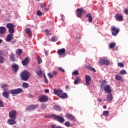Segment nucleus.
Here are the masks:
<instances>
[{
	"mask_svg": "<svg viewBox=\"0 0 128 128\" xmlns=\"http://www.w3.org/2000/svg\"><path fill=\"white\" fill-rule=\"evenodd\" d=\"M107 82L106 80H104L101 84L100 87L101 88H104V90L106 94H110L112 92V88L110 85H106Z\"/></svg>",
	"mask_w": 128,
	"mask_h": 128,
	"instance_id": "nucleus-1",
	"label": "nucleus"
},
{
	"mask_svg": "<svg viewBox=\"0 0 128 128\" xmlns=\"http://www.w3.org/2000/svg\"><path fill=\"white\" fill-rule=\"evenodd\" d=\"M30 76V74L28 71L24 70L20 74L21 80H24V82H26V80H28Z\"/></svg>",
	"mask_w": 128,
	"mask_h": 128,
	"instance_id": "nucleus-2",
	"label": "nucleus"
},
{
	"mask_svg": "<svg viewBox=\"0 0 128 128\" xmlns=\"http://www.w3.org/2000/svg\"><path fill=\"white\" fill-rule=\"evenodd\" d=\"M22 92H24V90L20 88L13 89L10 90V94H12L13 96H14V94H22Z\"/></svg>",
	"mask_w": 128,
	"mask_h": 128,
	"instance_id": "nucleus-3",
	"label": "nucleus"
},
{
	"mask_svg": "<svg viewBox=\"0 0 128 128\" xmlns=\"http://www.w3.org/2000/svg\"><path fill=\"white\" fill-rule=\"evenodd\" d=\"M7 28L8 29V32L10 34H14V26L15 25H14L12 24H8L6 25Z\"/></svg>",
	"mask_w": 128,
	"mask_h": 128,
	"instance_id": "nucleus-4",
	"label": "nucleus"
},
{
	"mask_svg": "<svg viewBox=\"0 0 128 128\" xmlns=\"http://www.w3.org/2000/svg\"><path fill=\"white\" fill-rule=\"evenodd\" d=\"M111 32L112 36H118V34L120 32V28H117L115 26H111Z\"/></svg>",
	"mask_w": 128,
	"mask_h": 128,
	"instance_id": "nucleus-5",
	"label": "nucleus"
},
{
	"mask_svg": "<svg viewBox=\"0 0 128 128\" xmlns=\"http://www.w3.org/2000/svg\"><path fill=\"white\" fill-rule=\"evenodd\" d=\"M110 63V61L108 60L103 58L100 60L99 64L101 66H109Z\"/></svg>",
	"mask_w": 128,
	"mask_h": 128,
	"instance_id": "nucleus-6",
	"label": "nucleus"
},
{
	"mask_svg": "<svg viewBox=\"0 0 128 128\" xmlns=\"http://www.w3.org/2000/svg\"><path fill=\"white\" fill-rule=\"evenodd\" d=\"M52 118H56V120H58V122H61V124L62 122H64V118L62 116H58L56 114H52Z\"/></svg>",
	"mask_w": 128,
	"mask_h": 128,
	"instance_id": "nucleus-7",
	"label": "nucleus"
},
{
	"mask_svg": "<svg viewBox=\"0 0 128 128\" xmlns=\"http://www.w3.org/2000/svg\"><path fill=\"white\" fill-rule=\"evenodd\" d=\"M9 116L12 120H16V111L12 110L9 112Z\"/></svg>",
	"mask_w": 128,
	"mask_h": 128,
	"instance_id": "nucleus-8",
	"label": "nucleus"
},
{
	"mask_svg": "<svg viewBox=\"0 0 128 128\" xmlns=\"http://www.w3.org/2000/svg\"><path fill=\"white\" fill-rule=\"evenodd\" d=\"M48 100V97L46 95H42L39 97V102H46Z\"/></svg>",
	"mask_w": 128,
	"mask_h": 128,
	"instance_id": "nucleus-9",
	"label": "nucleus"
},
{
	"mask_svg": "<svg viewBox=\"0 0 128 128\" xmlns=\"http://www.w3.org/2000/svg\"><path fill=\"white\" fill-rule=\"evenodd\" d=\"M78 18H82V14H86V10L83 8H78L76 10Z\"/></svg>",
	"mask_w": 128,
	"mask_h": 128,
	"instance_id": "nucleus-10",
	"label": "nucleus"
},
{
	"mask_svg": "<svg viewBox=\"0 0 128 128\" xmlns=\"http://www.w3.org/2000/svg\"><path fill=\"white\" fill-rule=\"evenodd\" d=\"M57 54L60 56H64V55L66 54V49L62 48L58 50Z\"/></svg>",
	"mask_w": 128,
	"mask_h": 128,
	"instance_id": "nucleus-11",
	"label": "nucleus"
},
{
	"mask_svg": "<svg viewBox=\"0 0 128 128\" xmlns=\"http://www.w3.org/2000/svg\"><path fill=\"white\" fill-rule=\"evenodd\" d=\"M85 80H86V86H88L90 84V82H92V78H90V76L88 75H86L85 76Z\"/></svg>",
	"mask_w": 128,
	"mask_h": 128,
	"instance_id": "nucleus-12",
	"label": "nucleus"
},
{
	"mask_svg": "<svg viewBox=\"0 0 128 128\" xmlns=\"http://www.w3.org/2000/svg\"><path fill=\"white\" fill-rule=\"evenodd\" d=\"M30 62V58L26 57L24 60L22 61V66H28Z\"/></svg>",
	"mask_w": 128,
	"mask_h": 128,
	"instance_id": "nucleus-13",
	"label": "nucleus"
},
{
	"mask_svg": "<svg viewBox=\"0 0 128 128\" xmlns=\"http://www.w3.org/2000/svg\"><path fill=\"white\" fill-rule=\"evenodd\" d=\"M62 92H64V91L60 89H54V94L60 97L62 95Z\"/></svg>",
	"mask_w": 128,
	"mask_h": 128,
	"instance_id": "nucleus-14",
	"label": "nucleus"
},
{
	"mask_svg": "<svg viewBox=\"0 0 128 128\" xmlns=\"http://www.w3.org/2000/svg\"><path fill=\"white\" fill-rule=\"evenodd\" d=\"M116 20L118 22H122L124 20V16L121 14H116L115 16Z\"/></svg>",
	"mask_w": 128,
	"mask_h": 128,
	"instance_id": "nucleus-15",
	"label": "nucleus"
},
{
	"mask_svg": "<svg viewBox=\"0 0 128 128\" xmlns=\"http://www.w3.org/2000/svg\"><path fill=\"white\" fill-rule=\"evenodd\" d=\"M113 97H112V94H109L107 95L106 100V102H112Z\"/></svg>",
	"mask_w": 128,
	"mask_h": 128,
	"instance_id": "nucleus-16",
	"label": "nucleus"
},
{
	"mask_svg": "<svg viewBox=\"0 0 128 128\" xmlns=\"http://www.w3.org/2000/svg\"><path fill=\"white\" fill-rule=\"evenodd\" d=\"M38 108V105H31L28 106L26 108V110H34Z\"/></svg>",
	"mask_w": 128,
	"mask_h": 128,
	"instance_id": "nucleus-17",
	"label": "nucleus"
},
{
	"mask_svg": "<svg viewBox=\"0 0 128 128\" xmlns=\"http://www.w3.org/2000/svg\"><path fill=\"white\" fill-rule=\"evenodd\" d=\"M8 124H10V126H13L14 124H16V119H9L8 120Z\"/></svg>",
	"mask_w": 128,
	"mask_h": 128,
	"instance_id": "nucleus-18",
	"label": "nucleus"
},
{
	"mask_svg": "<svg viewBox=\"0 0 128 128\" xmlns=\"http://www.w3.org/2000/svg\"><path fill=\"white\" fill-rule=\"evenodd\" d=\"M14 34H8L6 38H5V40L6 42H12V36Z\"/></svg>",
	"mask_w": 128,
	"mask_h": 128,
	"instance_id": "nucleus-19",
	"label": "nucleus"
},
{
	"mask_svg": "<svg viewBox=\"0 0 128 128\" xmlns=\"http://www.w3.org/2000/svg\"><path fill=\"white\" fill-rule=\"evenodd\" d=\"M66 118H68V120H76V118L70 114H66Z\"/></svg>",
	"mask_w": 128,
	"mask_h": 128,
	"instance_id": "nucleus-20",
	"label": "nucleus"
},
{
	"mask_svg": "<svg viewBox=\"0 0 128 128\" xmlns=\"http://www.w3.org/2000/svg\"><path fill=\"white\" fill-rule=\"evenodd\" d=\"M6 32V28L4 26L0 27V34H4Z\"/></svg>",
	"mask_w": 128,
	"mask_h": 128,
	"instance_id": "nucleus-21",
	"label": "nucleus"
},
{
	"mask_svg": "<svg viewBox=\"0 0 128 128\" xmlns=\"http://www.w3.org/2000/svg\"><path fill=\"white\" fill-rule=\"evenodd\" d=\"M12 70H14V71L15 72H18V70L19 68V66H18V65L16 64H12Z\"/></svg>",
	"mask_w": 128,
	"mask_h": 128,
	"instance_id": "nucleus-22",
	"label": "nucleus"
},
{
	"mask_svg": "<svg viewBox=\"0 0 128 128\" xmlns=\"http://www.w3.org/2000/svg\"><path fill=\"white\" fill-rule=\"evenodd\" d=\"M36 74H37L38 76L40 78V76H42V68L38 67V70L36 71Z\"/></svg>",
	"mask_w": 128,
	"mask_h": 128,
	"instance_id": "nucleus-23",
	"label": "nucleus"
},
{
	"mask_svg": "<svg viewBox=\"0 0 128 128\" xmlns=\"http://www.w3.org/2000/svg\"><path fill=\"white\" fill-rule=\"evenodd\" d=\"M86 18H88L89 22H92V16L90 14H88L86 16Z\"/></svg>",
	"mask_w": 128,
	"mask_h": 128,
	"instance_id": "nucleus-24",
	"label": "nucleus"
},
{
	"mask_svg": "<svg viewBox=\"0 0 128 128\" xmlns=\"http://www.w3.org/2000/svg\"><path fill=\"white\" fill-rule=\"evenodd\" d=\"M0 88L3 90L6 91V88H8V84H2L0 85Z\"/></svg>",
	"mask_w": 128,
	"mask_h": 128,
	"instance_id": "nucleus-25",
	"label": "nucleus"
},
{
	"mask_svg": "<svg viewBox=\"0 0 128 128\" xmlns=\"http://www.w3.org/2000/svg\"><path fill=\"white\" fill-rule=\"evenodd\" d=\"M59 98H68V94L66 93H64V92H62Z\"/></svg>",
	"mask_w": 128,
	"mask_h": 128,
	"instance_id": "nucleus-26",
	"label": "nucleus"
},
{
	"mask_svg": "<svg viewBox=\"0 0 128 128\" xmlns=\"http://www.w3.org/2000/svg\"><path fill=\"white\" fill-rule=\"evenodd\" d=\"M8 94H10V93H8V92L4 91L2 92V94L4 98H8L10 96L8 95Z\"/></svg>",
	"mask_w": 128,
	"mask_h": 128,
	"instance_id": "nucleus-27",
	"label": "nucleus"
},
{
	"mask_svg": "<svg viewBox=\"0 0 128 128\" xmlns=\"http://www.w3.org/2000/svg\"><path fill=\"white\" fill-rule=\"evenodd\" d=\"M26 33L29 36H32V30H30V28H27L25 30Z\"/></svg>",
	"mask_w": 128,
	"mask_h": 128,
	"instance_id": "nucleus-28",
	"label": "nucleus"
},
{
	"mask_svg": "<svg viewBox=\"0 0 128 128\" xmlns=\"http://www.w3.org/2000/svg\"><path fill=\"white\" fill-rule=\"evenodd\" d=\"M79 82H80V77H76L74 84H78Z\"/></svg>",
	"mask_w": 128,
	"mask_h": 128,
	"instance_id": "nucleus-29",
	"label": "nucleus"
},
{
	"mask_svg": "<svg viewBox=\"0 0 128 128\" xmlns=\"http://www.w3.org/2000/svg\"><path fill=\"white\" fill-rule=\"evenodd\" d=\"M115 79L116 80H120L121 82L122 80V76L119 75H116Z\"/></svg>",
	"mask_w": 128,
	"mask_h": 128,
	"instance_id": "nucleus-30",
	"label": "nucleus"
},
{
	"mask_svg": "<svg viewBox=\"0 0 128 128\" xmlns=\"http://www.w3.org/2000/svg\"><path fill=\"white\" fill-rule=\"evenodd\" d=\"M22 49H18L16 51V54L19 56H20V54H22Z\"/></svg>",
	"mask_w": 128,
	"mask_h": 128,
	"instance_id": "nucleus-31",
	"label": "nucleus"
},
{
	"mask_svg": "<svg viewBox=\"0 0 128 128\" xmlns=\"http://www.w3.org/2000/svg\"><path fill=\"white\" fill-rule=\"evenodd\" d=\"M22 86L24 88H28L30 86L26 82H23L22 84Z\"/></svg>",
	"mask_w": 128,
	"mask_h": 128,
	"instance_id": "nucleus-32",
	"label": "nucleus"
},
{
	"mask_svg": "<svg viewBox=\"0 0 128 128\" xmlns=\"http://www.w3.org/2000/svg\"><path fill=\"white\" fill-rule=\"evenodd\" d=\"M50 40L54 42L58 40V38L56 36H54L51 38Z\"/></svg>",
	"mask_w": 128,
	"mask_h": 128,
	"instance_id": "nucleus-33",
	"label": "nucleus"
},
{
	"mask_svg": "<svg viewBox=\"0 0 128 128\" xmlns=\"http://www.w3.org/2000/svg\"><path fill=\"white\" fill-rule=\"evenodd\" d=\"M54 108L56 110H62V108H60V107L58 105H55L54 106Z\"/></svg>",
	"mask_w": 128,
	"mask_h": 128,
	"instance_id": "nucleus-34",
	"label": "nucleus"
},
{
	"mask_svg": "<svg viewBox=\"0 0 128 128\" xmlns=\"http://www.w3.org/2000/svg\"><path fill=\"white\" fill-rule=\"evenodd\" d=\"M10 60H12V62H14L16 60V58H14V54H12L11 55H10Z\"/></svg>",
	"mask_w": 128,
	"mask_h": 128,
	"instance_id": "nucleus-35",
	"label": "nucleus"
},
{
	"mask_svg": "<svg viewBox=\"0 0 128 128\" xmlns=\"http://www.w3.org/2000/svg\"><path fill=\"white\" fill-rule=\"evenodd\" d=\"M37 60H38V64H42V58H40V57L39 56H38Z\"/></svg>",
	"mask_w": 128,
	"mask_h": 128,
	"instance_id": "nucleus-36",
	"label": "nucleus"
},
{
	"mask_svg": "<svg viewBox=\"0 0 128 128\" xmlns=\"http://www.w3.org/2000/svg\"><path fill=\"white\" fill-rule=\"evenodd\" d=\"M115 47H116V43L112 42L110 44V45L109 46L110 48H114Z\"/></svg>",
	"mask_w": 128,
	"mask_h": 128,
	"instance_id": "nucleus-37",
	"label": "nucleus"
},
{
	"mask_svg": "<svg viewBox=\"0 0 128 128\" xmlns=\"http://www.w3.org/2000/svg\"><path fill=\"white\" fill-rule=\"evenodd\" d=\"M110 114V112L108 110L104 111L103 112V116H108Z\"/></svg>",
	"mask_w": 128,
	"mask_h": 128,
	"instance_id": "nucleus-38",
	"label": "nucleus"
},
{
	"mask_svg": "<svg viewBox=\"0 0 128 128\" xmlns=\"http://www.w3.org/2000/svg\"><path fill=\"white\" fill-rule=\"evenodd\" d=\"M120 74H126V71L124 70H122L120 71Z\"/></svg>",
	"mask_w": 128,
	"mask_h": 128,
	"instance_id": "nucleus-39",
	"label": "nucleus"
},
{
	"mask_svg": "<svg viewBox=\"0 0 128 128\" xmlns=\"http://www.w3.org/2000/svg\"><path fill=\"white\" fill-rule=\"evenodd\" d=\"M40 6L42 8H46V4L45 3H42L40 4Z\"/></svg>",
	"mask_w": 128,
	"mask_h": 128,
	"instance_id": "nucleus-40",
	"label": "nucleus"
},
{
	"mask_svg": "<svg viewBox=\"0 0 128 128\" xmlns=\"http://www.w3.org/2000/svg\"><path fill=\"white\" fill-rule=\"evenodd\" d=\"M72 74H73L74 76H78V70H74L72 72Z\"/></svg>",
	"mask_w": 128,
	"mask_h": 128,
	"instance_id": "nucleus-41",
	"label": "nucleus"
},
{
	"mask_svg": "<svg viewBox=\"0 0 128 128\" xmlns=\"http://www.w3.org/2000/svg\"><path fill=\"white\" fill-rule=\"evenodd\" d=\"M4 58L3 56H0V64H4Z\"/></svg>",
	"mask_w": 128,
	"mask_h": 128,
	"instance_id": "nucleus-42",
	"label": "nucleus"
},
{
	"mask_svg": "<svg viewBox=\"0 0 128 128\" xmlns=\"http://www.w3.org/2000/svg\"><path fill=\"white\" fill-rule=\"evenodd\" d=\"M64 125L67 126L68 128H70V122L68 121V122H66L65 123H64Z\"/></svg>",
	"mask_w": 128,
	"mask_h": 128,
	"instance_id": "nucleus-43",
	"label": "nucleus"
},
{
	"mask_svg": "<svg viewBox=\"0 0 128 128\" xmlns=\"http://www.w3.org/2000/svg\"><path fill=\"white\" fill-rule=\"evenodd\" d=\"M118 66H120V68H124V63L122 62H118Z\"/></svg>",
	"mask_w": 128,
	"mask_h": 128,
	"instance_id": "nucleus-44",
	"label": "nucleus"
},
{
	"mask_svg": "<svg viewBox=\"0 0 128 128\" xmlns=\"http://www.w3.org/2000/svg\"><path fill=\"white\" fill-rule=\"evenodd\" d=\"M44 82L46 84H48V78H46V74H44Z\"/></svg>",
	"mask_w": 128,
	"mask_h": 128,
	"instance_id": "nucleus-45",
	"label": "nucleus"
},
{
	"mask_svg": "<svg viewBox=\"0 0 128 128\" xmlns=\"http://www.w3.org/2000/svg\"><path fill=\"white\" fill-rule=\"evenodd\" d=\"M58 70H59L62 72H65L64 69V68H62V67L58 68Z\"/></svg>",
	"mask_w": 128,
	"mask_h": 128,
	"instance_id": "nucleus-46",
	"label": "nucleus"
},
{
	"mask_svg": "<svg viewBox=\"0 0 128 128\" xmlns=\"http://www.w3.org/2000/svg\"><path fill=\"white\" fill-rule=\"evenodd\" d=\"M37 15L38 16H42V12L40 10L37 11Z\"/></svg>",
	"mask_w": 128,
	"mask_h": 128,
	"instance_id": "nucleus-47",
	"label": "nucleus"
},
{
	"mask_svg": "<svg viewBox=\"0 0 128 128\" xmlns=\"http://www.w3.org/2000/svg\"><path fill=\"white\" fill-rule=\"evenodd\" d=\"M44 32H46V34H48V36L50 34V30L46 29L44 30Z\"/></svg>",
	"mask_w": 128,
	"mask_h": 128,
	"instance_id": "nucleus-48",
	"label": "nucleus"
},
{
	"mask_svg": "<svg viewBox=\"0 0 128 128\" xmlns=\"http://www.w3.org/2000/svg\"><path fill=\"white\" fill-rule=\"evenodd\" d=\"M48 74V77L50 78H54V76H52V73L49 72Z\"/></svg>",
	"mask_w": 128,
	"mask_h": 128,
	"instance_id": "nucleus-49",
	"label": "nucleus"
},
{
	"mask_svg": "<svg viewBox=\"0 0 128 128\" xmlns=\"http://www.w3.org/2000/svg\"><path fill=\"white\" fill-rule=\"evenodd\" d=\"M46 108V104H42L41 105V108L42 109V110H44Z\"/></svg>",
	"mask_w": 128,
	"mask_h": 128,
	"instance_id": "nucleus-50",
	"label": "nucleus"
},
{
	"mask_svg": "<svg viewBox=\"0 0 128 128\" xmlns=\"http://www.w3.org/2000/svg\"><path fill=\"white\" fill-rule=\"evenodd\" d=\"M53 74L54 76H56L58 74V72L56 70H53Z\"/></svg>",
	"mask_w": 128,
	"mask_h": 128,
	"instance_id": "nucleus-51",
	"label": "nucleus"
},
{
	"mask_svg": "<svg viewBox=\"0 0 128 128\" xmlns=\"http://www.w3.org/2000/svg\"><path fill=\"white\" fill-rule=\"evenodd\" d=\"M98 102H102V99L100 98H98L97 100Z\"/></svg>",
	"mask_w": 128,
	"mask_h": 128,
	"instance_id": "nucleus-52",
	"label": "nucleus"
},
{
	"mask_svg": "<svg viewBox=\"0 0 128 128\" xmlns=\"http://www.w3.org/2000/svg\"><path fill=\"white\" fill-rule=\"evenodd\" d=\"M90 70H91L92 72H96V69H94V68H92V67H90Z\"/></svg>",
	"mask_w": 128,
	"mask_h": 128,
	"instance_id": "nucleus-53",
	"label": "nucleus"
},
{
	"mask_svg": "<svg viewBox=\"0 0 128 128\" xmlns=\"http://www.w3.org/2000/svg\"><path fill=\"white\" fill-rule=\"evenodd\" d=\"M124 13L126 14H128V9H126L124 10Z\"/></svg>",
	"mask_w": 128,
	"mask_h": 128,
	"instance_id": "nucleus-54",
	"label": "nucleus"
},
{
	"mask_svg": "<svg viewBox=\"0 0 128 128\" xmlns=\"http://www.w3.org/2000/svg\"><path fill=\"white\" fill-rule=\"evenodd\" d=\"M0 56H4V52H2V50H0Z\"/></svg>",
	"mask_w": 128,
	"mask_h": 128,
	"instance_id": "nucleus-55",
	"label": "nucleus"
},
{
	"mask_svg": "<svg viewBox=\"0 0 128 128\" xmlns=\"http://www.w3.org/2000/svg\"><path fill=\"white\" fill-rule=\"evenodd\" d=\"M50 90L48 89H46L45 90V92H46V94H48V92H49Z\"/></svg>",
	"mask_w": 128,
	"mask_h": 128,
	"instance_id": "nucleus-56",
	"label": "nucleus"
},
{
	"mask_svg": "<svg viewBox=\"0 0 128 128\" xmlns=\"http://www.w3.org/2000/svg\"><path fill=\"white\" fill-rule=\"evenodd\" d=\"M44 10H46V12H48V8H46V7L44 8Z\"/></svg>",
	"mask_w": 128,
	"mask_h": 128,
	"instance_id": "nucleus-57",
	"label": "nucleus"
},
{
	"mask_svg": "<svg viewBox=\"0 0 128 128\" xmlns=\"http://www.w3.org/2000/svg\"><path fill=\"white\" fill-rule=\"evenodd\" d=\"M45 54L46 56H48V51H46Z\"/></svg>",
	"mask_w": 128,
	"mask_h": 128,
	"instance_id": "nucleus-58",
	"label": "nucleus"
},
{
	"mask_svg": "<svg viewBox=\"0 0 128 128\" xmlns=\"http://www.w3.org/2000/svg\"><path fill=\"white\" fill-rule=\"evenodd\" d=\"M52 128H56V126L52 125Z\"/></svg>",
	"mask_w": 128,
	"mask_h": 128,
	"instance_id": "nucleus-59",
	"label": "nucleus"
},
{
	"mask_svg": "<svg viewBox=\"0 0 128 128\" xmlns=\"http://www.w3.org/2000/svg\"><path fill=\"white\" fill-rule=\"evenodd\" d=\"M103 108H104L105 110L106 108V106H103Z\"/></svg>",
	"mask_w": 128,
	"mask_h": 128,
	"instance_id": "nucleus-60",
	"label": "nucleus"
},
{
	"mask_svg": "<svg viewBox=\"0 0 128 128\" xmlns=\"http://www.w3.org/2000/svg\"><path fill=\"white\" fill-rule=\"evenodd\" d=\"M2 40L1 39H0V44H2Z\"/></svg>",
	"mask_w": 128,
	"mask_h": 128,
	"instance_id": "nucleus-61",
	"label": "nucleus"
},
{
	"mask_svg": "<svg viewBox=\"0 0 128 128\" xmlns=\"http://www.w3.org/2000/svg\"><path fill=\"white\" fill-rule=\"evenodd\" d=\"M66 88H68V86H66Z\"/></svg>",
	"mask_w": 128,
	"mask_h": 128,
	"instance_id": "nucleus-62",
	"label": "nucleus"
}]
</instances>
